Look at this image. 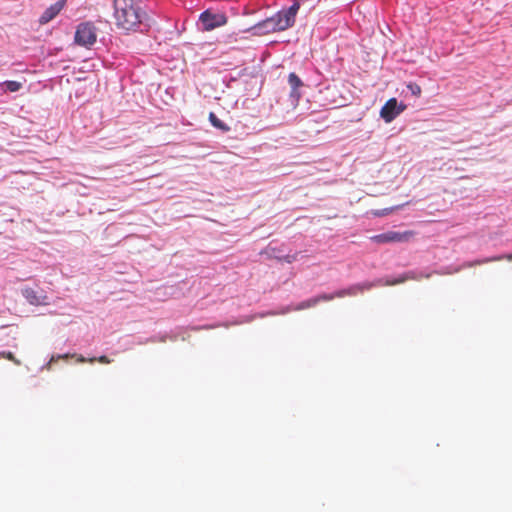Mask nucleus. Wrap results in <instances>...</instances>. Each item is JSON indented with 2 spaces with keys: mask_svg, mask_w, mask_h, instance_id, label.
<instances>
[{
  "mask_svg": "<svg viewBox=\"0 0 512 512\" xmlns=\"http://www.w3.org/2000/svg\"><path fill=\"white\" fill-rule=\"evenodd\" d=\"M65 4L66 0H59L50 7H48L40 16L39 22L41 24H46L50 22L60 13V11L64 8Z\"/></svg>",
  "mask_w": 512,
  "mask_h": 512,
  "instance_id": "nucleus-9",
  "label": "nucleus"
},
{
  "mask_svg": "<svg viewBox=\"0 0 512 512\" xmlns=\"http://www.w3.org/2000/svg\"><path fill=\"white\" fill-rule=\"evenodd\" d=\"M508 260V261H512V253L511 254H505V255H500V256H495V257H492V258H486L482 261H479L478 264H483V263H488V262H492V261H501V260Z\"/></svg>",
  "mask_w": 512,
  "mask_h": 512,
  "instance_id": "nucleus-14",
  "label": "nucleus"
},
{
  "mask_svg": "<svg viewBox=\"0 0 512 512\" xmlns=\"http://www.w3.org/2000/svg\"><path fill=\"white\" fill-rule=\"evenodd\" d=\"M386 214H387V212L386 213H380V212H375L374 213V215H376V216H383V215H386Z\"/></svg>",
  "mask_w": 512,
  "mask_h": 512,
  "instance_id": "nucleus-20",
  "label": "nucleus"
},
{
  "mask_svg": "<svg viewBox=\"0 0 512 512\" xmlns=\"http://www.w3.org/2000/svg\"><path fill=\"white\" fill-rule=\"evenodd\" d=\"M416 233L412 230L399 232V231H387L371 237V241L377 244L387 243H406L410 242Z\"/></svg>",
  "mask_w": 512,
  "mask_h": 512,
  "instance_id": "nucleus-3",
  "label": "nucleus"
},
{
  "mask_svg": "<svg viewBox=\"0 0 512 512\" xmlns=\"http://www.w3.org/2000/svg\"><path fill=\"white\" fill-rule=\"evenodd\" d=\"M288 82L291 86V96L299 98L298 88L302 86V81L295 73H290L288 76Z\"/></svg>",
  "mask_w": 512,
  "mask_h": 512,
  "instance_id": "nucleus-10",
  "label": "nucleus"
},
{
  "mask_svg": "<svg viewBox=\"0 0 512 512\" xmlns=\"http://www.w3.org/2000/svg\"><path fill=\"white\" fill-rule=\"evenodd\" d=\"M141 0H114V19L120 29L130 31L142 24L145 17L139 7Z\"/></svg>",
  "mask_w": 512,
  "mask_h": 512,
  "instance_id": "nucleus-1",
  "label": "nucleus"
},
{
  "mask_svg": "<svg viewBox=\"0 0 512 512\" xmlns=\"http://www.w3.org/2000/svg\"><path fill=\"white\" fill-rule=\"evenodd\" d=\"M199 20L203 26V30L211 31L215 28L224 26L227 23V17L223 13H215L206 10L200 14Z\"/></svg>",
  "mask_w": 512,
  "mask_h": 512,
  "instance_id": "nucleus-5",
  "label": "nucleus"
},
{
  "mask_svg": "<svg viewBox=\"0 0 512 512\" xmlns=\"http://www.w3.org/2000/svg\"><path fill=\"white\" fill-rule=\"evenodd\" d=\"M407 108L403 102H398L396 98H390L382 106L380 110V117L386 122H392L398 115H400Z\"/></svg>",
  "mask_w": 512,
  "mask_h": 512,
  "instance_id": "nucleus-6",
  "label": "nucleus"
},
{
  "mask_svg": "<svg viewBox=\"0 0 512 512\" xmlns=\"http://www.w3.org/2000/svg\"><path fill=\"white\" fill-rule=\"evenodd\" d=\"M289 19H284L283 14H277L269 17L254 26L258 34H269L278 31H283L289 28Z\"/></svg>",
  "mask_w": 512,
  "mask_h": 512,
  "instance_id": "nucleus-2",
  "label": "nucleus"
},
{
  "mask_svg": "<svg viewBox=\"0 0 512 512\" xmlns=\"http://www.w3.org/2000/svg\"><path fill=\"white\" fill-rule=\"evenodd\" d=\"M284 259H285V261H287V262H289V263H290V262H292V260L294 259V257L286 256Z\"/></svg>",
  "mask_w": 512,
  "mask_h": 512,
  "instance_id": "nucleus-18",
  "label": "nucleus"
},
{
  "mask_svg": "<svg viewBox=\"0 0 512 512\" xmlns=\"http://www.w3.org/2000/svg\"><path fill=\"white\" fill-rule=\"evenodd\" d=\"M407 278L406 277H400L398 279H395V280H392V281H387L386 282V285H396V284H400V283H403Z\"/></svg>",
  "mask_w": 512,
  "mask_h": 512,
  "instance_id": "nucleus-17",
  "label": "nucleus"
},
{
  "mask_svg": "<svg viewBox=\"0 0 512 512\" xmlns=\"http://www.w3.org/2000/svg\"><path fill=\"white\" fill-rule=\"evenodd\" d=\"M408 89L411 91V93L415 96H420L421 94V87L416 83H410L407 85Z\"/></svg>",
  "mask_w": 512,
  "mask_h": 512,
  "instance_id": "nucleus-16",
  "label": "nucleus"
},
{
  "mask_svg": "<svg viewBox=\"0 0 512 512\" xmlns=\"http://www.w3.org/2000/svg\"><path fill=\"white\" fill-rule=\"evenodd\" d=\"M97 40L96 28L90 22L81 23L78 25L75 32V42L78 45L89 47Z\"/></svg>",
  "mask_w": 512,
  "mask_h": 512,
  "instance_id": "nucleus-4",
  "label": "nucleus"
},
{
  "mask_svg": "<svg viewBox=\"0 0 512 512\" xmlns=\"http://www.w3.org/2000/svg\"><path fill=\"white\" fill-rule=\"evenodd\" d=\"M321 299H322V300H331V299H332V297H330V296H326V295H322V296H321Z\"/></svg>",
  "mask_w": 512,
  "mask_h": 512,
  "instance_id": "nucleus-19",
  "label": "nucleus"
},
{
  "mask_svg": "<svg viewBox=\"0 0 512 512\" xmlns=\"http://www.w3.org/2000/svg\"><path fill=\"white\" fill-rule=\"evenodd\" d=\"M0 358H5L9 361H12L16 365H20L21 362L19 359H17L14 354L10 351H2L0 352Z\"/></svg>",
  "mask_w": 512,
  "mask_h": 512,
  "instance_id": "nucleus-15",
  "label": "nucleus"
},
{
  "mask_svg": "<svg viewBox=\"0 0 512 512\" xmlns=\"http://www.w3.org/2000/svg\"><path fill=\"white\" fill-rule=\"evenodd\" d=\"M299 9V3L295 2L288 10L280 11L284 19H289V26L291 27L295 22V15Z\"/></svg>",
  "mask_w": 512,
  "mask_h": 512,
  "instance_id": "nucleus-11",
  "label": "nucleus"
},
{
  "mask_svg": "<svg viewBox=\"0 0 512 512\" xmlns=\"http://www.w3.org/2000/svg\"><path fill=\"white\" fill-rule=\"evenodd\" d=\"M2 86H5L6 91L9 92H17L22 88V83L18 81H5L1 84Z\"/></svg>",
  "mask_w": 512,
  "mask_h": 512,
  "instance_id": "nucleus-13",
  "label": "nucleus"
},
{
  "mask_svg": "<svg viewBox=\"0 0 512 512\" xmlns=\"http://www.w3.org/2000/svg\"><path fill=\"white\" fill-rule=\"evenodd\" d=\"M22 295L31 305L40 306L49 304V298L42 290L38 291L34 288L26 287L22 290Z\"/></svg>",
  "mask_w": 512,
  "mask_h": 512,
  "instance_id": "nucleus-7",
  "label": "nucleus"
},
{
  "mask_svg": "<svg viewBox=\"0 0 512 512\" xmlns=\"http://www.w3.org/2000/svg\"><path fill=\"white\" fill-rule=\"evenodd\" d=\"M70 357H76L77 362H79V363H84V362L94 363L95 361H98L101 364L111 363V360L105 355L100 356L99 358L86 359L85 357H83L81 355H75V354L70 355V354L66 353V354L53 355L51 357L50 361L47 363L46 367L48 370H50L53 363L57 362L60 359H68Z\"/></svg>",
  "mask_w": 512,
  "mask_h": 512,
  "instance_id": "nucleus-8",
  "label": "nucleus"
},
{
  "mask_svg": "<svg viewBox=\"0 0 512 512\" xmlns=\"http://www.w3.org/2000/svg\"><path fill=\"white\" fill-rule=\"evenodd\" d=\"M209 121L210 123L217 129L223 131V132H228L230 130V127L225 124L223 121H221L215 113L213 112H210L209 114Z\"/></svg>",
  "mask_w": 512,
  "mask_h": 512,
  "instance_id": "nucleus-12",
  "label": "nucleus"
}]
</instances>
